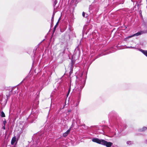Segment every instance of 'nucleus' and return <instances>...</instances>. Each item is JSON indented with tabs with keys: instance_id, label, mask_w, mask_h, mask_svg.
<instances>
[{
	"instance_id": "18",
	"label": "nucleus",
	"mask_w": 147,
	"mask_h": 147,
	"mask_svg": "<svg viewBox=\"0 0 147 147\" xmlns=\"http://www.w3.org/2000/svg\"><path fill=\"white\" fill-rule=\"evenodd\" d=\"M73 61H71V64L72 65V66L73 65Z\"/></svg>"
},
{
	"instance_id": "14",
	"label": "nucleus",
	"mask_w": 147,
	"mask_h": 147,
	"mask_svg": "<svg viewBox=\"0 0 147 147\" xmlns=\"http://www.w3.org/2000/svg\"><path fill=\"white\" fill-rule=\"evenodd\" d=\"M70 89H69L68 90V93H67V96L68 95V94H69V92H70Z\"/></svg>"
},
{
	"instance_id": "10",
	"label": "nucleus",
	"mask_w": 147,
	"mask_h": 147,
	"mask_svg": "<svg viewBox=\"0 0 147 147\" xmlns=\"http://www.w3.org/2000/svg\"><path fill=\"white\" fill-rule=\"evenodd\" d=\"M60 18H59V19H58V21L57 22V23H56V24L55 25H56L57 26H58V24L59 23V22L60 21Z\"/></svg>"
},
{
	"instance_id": "11",
	"label": "nucleus",
	"mask_w": 147,
	"mask_h": 147,
	"mask_svg": "<svg viewBox=\"0 0 147 147\" xmlns=\"http://www.w3.org/2000/svg\"><path fill=\"white\" fill-rule=\"evenodd\" d=\"M57 26L56 25H55V26H54V30H53V32H54L55 31V30H56V28L57 27Z\"/></svg>"
},
{
	"instance_id": "12",
	"label": "nucleus",
	"mask_w": 147,
	"mask_h": 147,
	"mask_svg": "<svg viewBox=\"0 0 147 147\" xmlns=\"http://www.w3.org/2000/svg\"><path fill=\"white\" fill-rule=\"evenodd\" d=\"M6 121L5 120H4L3 121V124H4V126L6 124Z\"/></svg>"
},
{
	"instance_id": "3",
	"label": "nucleus",
	"mask_w": 147,
	"mask_h": 147,
	"mask_svg": "<svg viewBox=\"0 0 147 147\" xmlns=\"http://www.w3.org/2000/svg\"><path fill=\"white\" fill-rule=\"evenodd\" d=\"M71 128L69 129L66 132H65L63 134V136L64 137H66L68 134L70 133L71 130Z\"/></svg>"
},
{
	"instance_id": "6",
	"label": "nucleus",
	"mask_w": 147,
	"mask_h": 147,
	"mask_svg": "<svg viewBox=\"0 0 147 147\" xmlns=\"http://www.w3.org/2000/svg\"><path fill=\"white\" fill-rule=\"evenodd\" d=\"M141 34V33L140 32H138L134 34L133 36H138Z\"/></svg>"
},
{
	"instance_id": "4",
	"label": "nucleus",
	"mask_w": 147,
	"mask_h": 147,
	"mask_svg": "<svg viewBox=\"0 0 147 147\" xmlns=\"http://www.w3.org/2000/svg\"><path fill=\"white\" fill-rule=\"evenodd\" d=\"M16 138L15 137H13L11 140V144L12 145H13L15 143L16 141Z\"/></svg>"
},
{
	"instance_id": "20",
	"label": "nucleus",
	"mask_w": 147,
	"mask_h": 147,
	"mask_svg": "<svg viewBox=\"0 0 147 147\" xmlns=\"http://www.w3.org/2000/svg\"><path fill=\"white\" fill-rule=\"evenodd\" d=\"M130 142V141H128V142H127V143L128 144V143H129V142Z\"/></svg>"
},
{
	"instance_id": "19",
	"label": "nucleus",
	"mask_w": 147,
	"mask_h": 147,
	"mask_svg": "<svg viewBox=\"0 0 147 147\" xmlns=\"http://www.w3.org/2000/svg\"><path fill=\"white\" fill-rule=\"evenodd\" d=\"M79 102H78V103H76V106H77V105H78Z\"/></svg>"
},
{
	"instance_id": "21",
	"label": "nucleus",
	"mask_w": 147,
	"mask_h": 147,
	"mask_svg": "<svg viewBox=\"0 0 147 147\" xmlns=\"http://www.w3.org/2000/svg\"><path fill=\"white\" fill-rule=\"evenodd\" d=\"M65 52V50H64V52Z\"/></svg>"
},
{
	"instance_id": "8",
	"label": "nucleus",
	"mask_w": 147,
	"mask_h": 147,
	"mask_svg": "<svg viewBox=\"0 0 147 147\" xmlns=\"http://www.w3.org/2000/svg\"><path fill=\"white\" fill-rule=\"evenodd\" d=\"M1 116L2 117H5V114L3 111L1 112Z\"/></svg>"
},
{
	"instance_id": "17",
	"label": "nucleus",
	"mask_w": 147,
	"mask_h": 147,
	"mask_svg": "<svg viewBox=\"0 0 147 147\" xmlns=\"http://www.w3.org/2000/svg\"><path fill=\"white\" fill-rule=\"evenodd\" d=\"M53 18H54V16H53V17H52V19H51L52 20H53Z\"/></svg>"
},
{
	"instance_id": "13",
	"label": "nucleus",
	"mask_w": 147,
	"mask_h": 147,
	"mask_svg": "<svg viewBox=\"0 0 147 147\" xmlns=\"http://www.w3.org/2000/svg\"><path fill=\"white\" fill-rule=\"evenodd\" d=\"M82 16L83 17H85V13L84 12H83L82 13Z\"/></svg>"
},
{
	"instance_id": "5",
	"label": "nucleus",
	"mask_w": 147,
	"mask_h": 147,
	"mask_svg": "<svg viewBox=\"0 0 147 147\" xmlns=\"http://www.w3.org/2000/svg\"><path fill=\"white\" fill-rule=\"evenodd\" d=\"M140 51L147 57V50L145 51L141 49Z\"/></svg>"
},
{
	"instance_id": "9",
	"label": "nucleus",
	"mask_w": 147,
	"mask_h": 147,
	"mask_svg": "<svg viewBox=\"0 0 147 147\" xmlns=\"http://www.w3.org/2000/svg\"><path fill=\"white\" fill-rule=\"evenodd\" d=\"M57 3V2L56 0H55V1H54V3L53 5L54 7H55V6Z\"/></svg>"
},
{
	"instance_id": "7",
	"label": "nucleus",
	"mask_w": 147,
	"mask_h": 147,
	"mask_svg": "<svg viewBox=\"0 0 147 147\" xmlns=\"http://www.w3.org/2000/svg\"><path fill=\"white\" fill-rule=\"evenodd\" d=\"M147 129V128L146 127H144L142 129L140 130L141 131H144L146 130Z\"/></svg>"
},
{
	"instance_id": "1",
	"label": "nucleus",
	"mask_w": 147,
	"mask_h": 147,
	"mask_svg": "<svg viewBox=\"0 0 147 147\" xmlns=\"http://www.w3.org/2000/svg\"><path fill=\"white\" fill-rule=\"evenodd\" d=\"M113 143L110 142H108L103 140L102 142V145L106 146L107 147H111L113 145Z\"/></svg>"
},
{
	"instance_id": "16",
	"label": "nucleus",
	"mask_w": 147,
	"mask_h": 147,
	"mask_svg": "<svg viewBox=\"0 0 147 147\" xmlns=\"http://www.w3.org/2000/svg\"><path fill=\"white\" fill-rule=\"evenodd\" d=\"M68 112H71V109H69L68 110Z\"/></svg>"
},
{
	"instance_id": "2",
	"label": "nucleus",
	"mask_w": 147,
	"mask_h": 147,
	"mask_svg": "<svg viewBox=\"0 0 147 147\" xmlns=\"http://www.w3.org/2000/svg\"><path fill=\"white\" fill-rule=\"evenodd\" d=\"M102 139H99L97 138H94L92 139V141L95 142H96L98 144L102 145Z\"/></svg>"
},
{
	"instance_id": "15",
	"label": "nucleus",
	"mask_w": 147,
	"mask_h": 147,
	"mask_svg": "<svg viewBox=\"0 0 147 147\" xmlns=\"http://www.w3.org/2000/svg\"><path fill=\"white\" fill-rule=\"evenodd\" d=\"M3 128L4 129H5V126H4H4L3 127Z\"/></svg>"
}]
</instances>
